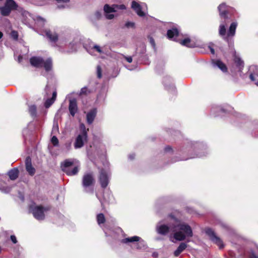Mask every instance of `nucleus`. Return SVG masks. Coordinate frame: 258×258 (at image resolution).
Masks as SVG:
<instances>
[{
  "label": "nucleus",
  "instance_id": "nucleus-1",
  "mask_svg": "<svg viewBox=\"0 0 258 258\" xmlns=\"http://www.w3.org/2000/svg\"><path fill=\"white\" fill-rule=\"evenodd\" d=\"M157 232L162 235H165L170 232L173 233V237L177 241H182L186 238L193 236L191 227L188 224L179 223L174 219V223H170L168 225L159 222L156 226Z\"/></svg>",
  "mask_w": 258,
  "mask_h": 258
},
{
  "label": "nucleus",
  "instance_id": "nucleus-2",
  "mask_svg": "<svg viewBox=\"0 0 258 258\" xmlns=\"http://www.w3.org/2000/svg\"><path fill=\"white\" fill-rule=\"evenodd\" d=\"M44 33L54 47L61 48L68 44V39L66 37L58 38L57 33L55 32L45 30Z\"/></svg>",
  "mask_w": 258,
  "mask_h": 258
},
{
  "label": "nucleus",
  "instance_id": "nucleus-3",
  "mask_svg": "<svg viewBox=\"0 0 258 258\" xmlns=\"http://www.w3.org/2000/svg\"><path fill=\"white\" fill-rule=\"evenodd\" d=\"M80 164L75 159H67L61 165V169L70 176L77 174L79 171Z\"/></svg>",
  "mask_w": 258,
  "mask_h": 258
},
{
  "label": "nucleus",
  "instance_id": "nucleus-4",
  "mask_svg": "<svg viewBox=\"0 0 258 258\" xmlns=\"http://www.w3.org/2000/svg\"><path fill=\"white\" fill-rule=\"evenodd\" d=\"M30 62L32 66L37 67H44L46 72H49L51 70L52 63V59L48 58L44 60L40 57L34 56L30 58Z\"/></svg>",
  "mask_w": 258,
  "mask_h": 258
},
{
  "label": "nucleus",
  "instance_id": "nucleus-5",
  "mask_svg": "<svg viewBox=\"0 0 258 258\" xmlns=\"http://www.w3.org/2000/svg\"><path fill=\"white\" fill-rule=\"evenodd\" d=\"M126 9V7L124 5H112L109 6L105 4L104 6L103 10L105 13V17L108 20H112L117 15H115L112 13L117 12L119 10H124Z\"/></svg>",
  "mask_w": 258,
  "mask_h": 258
},
{
  "label": "nucleus",
  "instance_id": "nucleus-6",
  "mask_svg": "<svg viewBox=\"0 0 258 258\" xmlns=\"http://www.w3.org/2000/svg\"><path fill=\"white\" fill-rule=\"evenodd\" d=\"M237 24L236 22H233L230 25L229 30L226 35V24L224 22H221L219 26V33L224 39H227L228 37H233L235 33V30Z\"/></svg>",
  "mask_w": 258,
  "mask_h": 258
},
{
  "label": "nucleus",
  "instance_id": "nucleus-7",
  "mask_svg": "<svg viewBox=\"0 0 258 258\" xmlns=\"http://www.w3.org/2000/svg\"><path fill=\"white\" fill-rule=\"evenodd\" d=\"M201 146H202V145L201 144H199L198 143L192 142L188 143L187 146H186V150L188 151V152L190 154V155H189V156L187 157H183L181 158L174 159V160L172 161V162H175L176 161H182V160H186L188 159L194 158H196V157H202L203 156V155H202V154L196 155H192V152L193 151H194L195 150L200 149V148Z\"/></svg>",
  "mask_w": 258,
  "mask_h": 258
},
{
  "label": "nucleus",
  "instance_id": "nucleus-8",
  "mask_svg": "<svg viewBox=\"0 0 258 258\" xmlns=\"http://www.w3.org/2000/svg\"><path fill=\"white\" fill-rule=\"evenodd\" d=\"M94 183V179L92 173H86L83 177L82 184L86 192L93 193L94 189L91 187Z\"/></svg>",
  "mask_w": 258,
  "mask_h": 258
},
{
  "label": "nucleus",
  "instance_id": "nucleus-9",
  "mask_svg": "<svg viewBox=\"0 0 258 258\" xmlns=\"http://www.w3.org/2000/svg\"><path fill=\"white\" fill-rule=\"evenodd\" d=\"M47 210L46 208L41 206L32 204L29 207V211L32 213L33 216L38 220H42L45 218L44 212Z\"/></svg>",
  "mask_w": 258,
  "mask_h": 258
},
{
  "label": "nucleus",
  "instance_id": "nucleus-10",
  "mask_svg": "<svg viewBox=\"0 0 258 258\" xmlns=\"http://www.w3.org/2000/svg\"><path fill=\"white\" fill-rule=\"evenodd\" d=\"M121 241L123 243L137 242L136 244V247L139 249H143L146 248L147 247L145 241L142 239L141 237L137 236L124 238L122 239Z\"/></svg>",
  "mask_w": 258,
  "mask_h": 258
},
{
  "label": "nucleus",
  "instance_id": "nucleus-11",
  "mask_svg": "<svg viewBox=\"0 0 258 258\" xmlns=\"http://www.w3.org/2000/svg\"><path fill=\"white\" fill-rule=\"evenodd\" d=\"M206 234L209 237L211 241L217 244L219 248H223L224 246L222 240L220 237L217 236L214 231L210 228H207L205 230Z\"/></svg>",
  "mask_w": 258,
  "mask_h": 258
},
{
  "label": "nucleus",
  "instance_id": "nucleus-12",
  "mask_svg": "<svg viewBox=\"0 0 258 258\" xmlns=\"http://www.w3.org/2000/svg\"><path fill=\"white\" fill-rule=\"evenodd\" d=\"M132 8L140 17H144L146 14L147 7L144 3L140 5L138 3L133 1L132 3Z\"/></svg>",
  "mask_w": 258,
  "mask_h": 258
},
{
  "label": "nucleus",
  "instance_id": "nucleus-13",
  "mask_svg": "<svg viewBox=\"0 0 258 258\" xmlns=\"http://www.w3.org/2000/svg\"><path fill=\"white\" fill-rule=\"evenodd\" d=\"M110 174L106 170L102 169L99 172V180L102 188H105L108 184Z\"/></svg>",
  "mask_w": 258,
  "mask_h": 258
},
{
  "label": "nucleus",
  "instance_id": "nucleus-14",
  "mask_svg": "<svg viewBox=\"0 0 258 258\" xmlns=\"http://www.w3.org/2000/svg\"><path fill=\"white\" fill-rule=\"evenodd\" d=\"M218 9L220 17L225 20L228 18V14L231 11L232 8L225 3H222L218 6Z\"/></svg>",
  "mask_w": 258,
  "mask_h": 258
},
{
  "label": "nucleus",
  "instance_id": "nucleus-15",
  "mask_svg": "<svg viewBox=\"0 0 258 258\" xmlns=\"http://www.w3.org/2000/svg\"><path fill=\"white\" fill-rule=\"evenodd\" d=\"M87 134L86 132L79 134L76 139L74 144L75 148L79 149L82 148L84 146V143L87 142Z\"/></svg>",
  "mask_w": 258,
  "mask_h": 258
},
{
  "label": "nucleus",
  "instance_id": "nucleus-16",
  "mask_svg": "<svg viewBox=\"0 0 258 258\" xmlns=\"http://www.w3.org/2000/svg\"><path fill=\"white\" fill-rule=\"evenodd\" d=\"M249 71L250 80L254 82L255 85L258 86V67L256 66H250Z\"/></svg>",
  "mask_w": 258,
  "mask_h": 258
},
{
  "label": "nucleus",
  "instance_id": "nucleus-17",
  "mask_svg": "<svg viewBox=\"0 0 258 258\" xmlns=\"http://www.w3.org/2000/svg\"><path fill=\"white\" fill-rule=\"evenodd\" d=\"M26 169L28 173L32 176L35 173V169L32 166L31 163V159L30 157H27L25 160Z\"/></svg>",
  "mask_w": 258,
  "mask_h": 258
},
{
  "label": "nucleus",
  "instance_id": "nucleus-18",
  "mask_svg": "<svg viewBox=\"0 0 258 258\" xmlns=\"http://www.w3.org/2000/svg\"><path fill=\"white\" fill-rule=\"evenodd\" d=\"M69 109L70 114L74 116L78 111V106L76 99H71L69 102Z\"/></svg>",
  "mask_w": 258,
  "mask_h": 258
},
{
  "label": "nucleus",
  "instance_id": "nucleus-19",
  "mask_svg": "<svg viewBox=\"0 0 258 258\" xmlns=\"http://www.w3.org/2000/svg\"><path fill=\"white\" fill-rule=\"evenodd\" d=\"M97 114V109L93 108L89 111L86 115L87 122L89 124H91Z\"/></svg>",
  "mask_w": 258,
  "mask_h": 258
},
{
  "label": "nucleus",
  "instance_id": "nucleus-20",
  "mask_svg": "<svg viewBox=\"0 0 258 258\" xmlns=\"http://www.w3.org/2000/svg\"><path fill=\"white\" fill-rule=\"evenodd\" d=\"M212 64L214 67H218L223 72L227 71V67L226 65L220 60H214L212 61Z\"/></svg>",
  "mask_w": 258,
  "mask_h": 258
},
{
  "label": "nucleus",
  "instance_id": "nucleus-21",
  "mask_svg": "<svg viewBox=\"0 0 258 258\" xmlns=\"http://www.w3.org/2000/svg\"><path fill=\"white\" fill-rule=\"evenodd\" d=\"M19 173L18 169L17 168H14L9 171L8 174L11 180H14L18 178Z\"/></svg>",
  "mask_w": 258,
  "mask_h": 258
},
{
  "label": "nucleus",
  "instance_id": "nucleus-22",
  "mask_svg": "<svg viewBox=\"0 0 258 258\" xmlns=\"http://www.w3.org/2000/svg\"><path fill=\"white\" fill-rule=\"evenodd\" d=\"M178 31L176 28H172L167 31V35L168 38L175 39L178 35Z\"/></svg>",
  "mask_w": 258,
  "mask_h": 258
},
{
  "label": "nucleus",
  "instance_id": "nucleus-23",
  "mask_svg": "<svg viewBox=\"0 0 258 258\" xmlns=\"http://www.w3.org/2000/svg\"><path fill=\"white\" fill-rule=\"evenodd\" d=\"M187 247V244L184 242L181 243L176 250L174 252V255L175 256H178Z\"/></svg>",
  "mask_w": 258,
  "mask_h": 258
},
{
  "label": "nucleus",
  "instance_id": "nucleus-24",
  "mask_svg": "<svg viewBox=\"0 0 258 258\" xmlns=\"http://www.w3.org/2000/svg\"><path fill=\"white\" fill-rule=\"evenodd\" d=\"M79 43V41L77 39L75 41L70 42L69 43V47L70 48V50L69 52H72L75 51L77 49V46Z\"/></svg>",
  "mask_w": 258,
  "mask_h": 258
},
{
  "label": "nucleus",
  "instance_id": "nucleus-25",
  "mask_svg": "<svg viewBox=\"0 0 258 258\" xmlns=\"http://www.w3.org/2000/svg\"><path fill=\"white\" fill-rule=\"evenodd\" d=\"M5 5L11 10L16 9L17 7L16 3L13 0H7Z\"/></svg>",
  "mask_w": 258,
  "mask_h": 258
},
{
  "label": "nucleus",
  "instance_id": "nucleus-26",
  "mask_svg": "<svg viewBox=\"0 0 258 258\" xmlns=\"http://www.w3.org/2000/svg\"><path fill=\"white\" fill-rule=\"evenodd\" d=\"M87 51L91 54L93 51H96L99 53H102L103 52L101 47L97 45H93L91 49L87 50Z\"/></svg>",
  "mask_w": 258,
  "mask_h": 258
},
{
  "label": "nucleus",
  "instance_id": "nucleus-27",
  "mask_svg": "<svg viewBox=\"0 0 258 258\" xmlns=\"http://www.w3.org/2000/svg\"><path fill=\"white\" fill-rule=\"evenodd\" d=\"M180 44L182 45L186 46L189 47H193L195 46L194 44L191 43V40L189 38H185L180 42Z\"/></svg>",
  "mask_w": 258,
  "mask_h": 258
},
{
  "label": "nucleus",
  "instance_id": "nucleus-28",
  "mask_svg": "<svg viewBox=\"0 0 258 258\" xmlns=\"http://www.w3.org/2000/svg\"><path fill=\"white\" fill-rule=\"evenodd\" d=\"M34 20L36 22V25L40 27L43 26L45 22V20L40 16L36 17Z\"/></svg>",
  "mask_w": 258,
  "mask_h": 258
},
{
  "label": "nucleus",
  "instance_id": "nucleus-29",
  "mask_svg": "<svg viewBox=\"0 0 258 258\" xmlns=\"http://www.w3.org/2000/svg\"><path fill=\"white\" fill-rule=\"evenodd\" d=\"M1 12L3 16H8L11 12V10L7 7L6 5L4 7L0 8Z\"/></svg>",
  "mask_w": 258,
  "mask_h": 258
},
{
  "label": "nucleus",
  "instance_id": "nucleus-30",
  "mask_svg": "<svg viewBox=\"0 0 258 258\" xmlns=\"http://www.w3.org/2000/svg\"><path fill=\"white\" fill-rule=\"evenodd\" d=\"M97 223L99 225L103 224L105 221V217L103 214H99L97 216Z\"/></svg>",
  "mask_w": 258,
  "mask_h": 258
},
{
  "label": "nucleus",
  "instance_id": "nucleus-31",
  "mask_svg": "<svg viewBox=\"0 0 258 258\" xmlns=\"http://www.w3.org/2000/svg\"><path fill=\"white\" fill-rule=\"evenodd\" d=\"M29 111L32 116H35L36 115V107L34 105L30 106Z\"/></svg>",
  "mask_w": 258,
  "mask_h": 258
},
{
  "label": "nucleus",
  "instance_id": "nucleus-32",
  "mask_svg": "<svg viewBox=\"0 0 258 258\" xmlns=\"http://www.w3.org/2000/svg\"><path fill=\"white\" fill-rule=\"evenodd\" d=\"M51 142L54 146H58L59 142L56 136H54L52 137Z\"/></svg>",
  "mask_w": 258,
  "mask_h": 258
},
{
  "label": "nucleus",
  "instance_id": "nucleus-33",
  "mask_svg": "<svg viewBox=\"0 0 258 258\" xmlns=\"http://www.w3.org/2000/svg\"><path fill=\"white\" fill-rule=\"evenodd\" d=\"M54 100L52 99H48L46 100L45 103V106L46 108H48L54 102Z\"/></svg>",
  "mask_w": 258,
  "mask_h": 258
},
{
  "label": "nucleus",
  "instance_id": "nucleus-34",
  "mask_svg": "<svg viewBox=\"0 0 258 258\" xmlns=\"http://www.w3.org/2000/svg\"><path fill=\"white\" fill-rule=\"evenodd\" d=\"M11 36L15 40L18 38V32L16 31H12L11 33Z\"/></svg>",
  "mask_w": 258,
  "mask_h": 258
},
{
  "label": "nucleus",
  "instance_id": "nucleus-35",
  "mask_svg": "<svg viewBox=\"0 0 258 258\" xmlns=\"http://www.w3.org/2000/svg\"><path fill=\"white\" fill-rule=\"evenodd\" d=\"M97 77L99 79H100L102 77V74H101V68L100 66H98L97 67Z\"/></svg>",
  "mask_w": 258,
  "mask_h": 258
},
{
  "label": "nucleus",
  "instance_id": "nucleus-36",
  "mask_svg": "<svg viewBox=\"0 0 258 258\" xmlns=\"http://www.w3.org/2000/svg\"><path fill=\"white\" fill-rule=\"evenodd\" d=\"M171 79L169 77H166L164 78L163 83L164 84V85L165 87L167 88V83L168 82L171 83Z\"/></svg>",
  "mask_w": 258,
  "mask_h": 258
},
{
  "label": "nucleus",
  "instance_id": "nucleus-37",
  "mask_svg": "<svg viewBox=\"0 0 258 258\" xmlns=\"http://www.w3.org/2000/svg\"><path fill=\"white\" fill-rule=\"evenodd\" d=\"M235 62L239 66H242L243 62L240 58L235 57Z\"/></svg>",
  "mask_w": 258,
  "mask_h": 258
},
{
  "label": "nucleus",
  "instance_id": "nucleus-38",
  "mask_svg": "<svg viewBox=\"0 0 258 258\" xmlns=\"http://www.w3.org/2000/svg\"><path fill=\"white\" fill-rule=\"evenodd\" d=\"M80 128L82 130L81 133H84V132H86L87 133V132L88 131V129H86L85 125L83 123L81 124L80 125Z\"/></svg>",
  "mask_w": 258,
  "mask_h": 258
},
{
  "label": "nucleus",
  "instance_id": "nucleus-39",
  "mask_svg": "<svg viewBox=\"0 0 258 258\" xmlns=\"http://www.w3.org/2000/svg\"><path fill=\"white\" fill-rule=\"evenodd\" d=\"M125 26L127 28L130 27H134L135 26V23L132 22H127L125 23Z\"/></svg>",
  "mask_w": 258,
  "mask_h": 258
},
{
  "label": "nucleus",
  "instance_id": "nucleus-40",
  "mask_svg": "<svg viewBox=\"0 0 258 258\" xmlns=\"http://www.w3.org/2000/svg\"><path fill=\"white\" fill-rule=\"evenodd\" d=\"M150 43L151 44V45L155 48V42L154 41V40L153 38L150 37L149 38Z\"/></svg>",
  "mask_w": 258,
  "mask_h": 258
},
{
  "label": "nucleus",
  "instance_id": "nucleus-41",
  "mask_svg": "<svg viewBox=\"0 0 258 258\" xmlns=\"http://www.w3.org/2000/svg\"><path fill=\"white\" fill-rule=\"evenodd\" d=\"M11 240L14 243H16L17 242L16 237L15 235L11 236Z\"/></svg>",
  "mask_w": 258,
  "mask_h": 258
},
{
  "label": "nucleus",
  "instance_id": "nucleus-42",
  "mask_svg": "<svg viewBox=\"0 0 258 258\" xmlns=\"http://www.w3.org/2000/svg\"><path fill=\"white\" fill-rule=\"evenodd\" d=\"M58 130V126L57 123L55 125L54 124L53 127L52 128V132H57Z\"/></svg>",
  "mask_w": 258,
  "mask_h": 258
},
{
  "label": "nucleus",
  "instance_id": "nucleus-43",
  "mask_svg": "<svg viewBox=\"0 0 258 258\" xmlns=\"http://www.w3.org/2000/svg\"><path fill=\"white\" fill-rule=\"evenodd\" d=\"M123 57L125 58V59L126 60V61L127 62H128L129 63H131V62H132L133 59H132V57L131 56H123Z\"/></svg>",
  "mask_w": 258,
  "mask_h": 258
},
{
  "label": "nucleus",
  "instance_id": "nucleus-44",
  "mask_svg": "<svg viewBox=\"0 0 258 258\" xmlns=\"http://www.w3.org/2000/svg\"><path fill=\"white\" fill-rule=\"evenodd\" d=\"M170 88L171 91L174 92L175 91V87L173 84L171 83L170 84Z\"/></svg>",
  "mask_w": 258,
  "mask_h": 258
},
{
  "label": "nucleus",
  "instance_id": "nucleus-45",
  "mask_svg": "<svg viewBox=\"0 0 258 258\" xmlns=\"http://www.w3.org/2000/svg\"><path fill=\"white\" fill-rule=\"evenodd\" d=\"M56 97V91H54L52 93V96L51 99H53L54 101L55 100Z\"/></svg>",
  "mask_w": 258,
  "mask_h": 258
},
{
  "label": "nucleus",
  "instance_id": "nucleus-46",
  "mask_svg": "<svg viewBox=\"0 0 258 258\" xmlns=\"http://www.w3.org/2000/svg\"><path fill=\"white\" fill-rule=\"evenodd\" d=\"M209 48L210 49L211 53L214 54L215 53V51H214V48L212 47H211V46H209Z\"/></svg>",
  "mask_w": 258,
  "mask_h": 258
},
{
  "label": "nucleus",
  "instance_id": "nucleus-47",
  "mask_svg": "<svg viewBox=\"0 0 258 258\" xmlns=\"http://www.w3.org/2000/svg\"><path fill=\"white\" fill-rule=\"evenodd\" d=\"M171 148L170 147V146H167L165 148V151L166 152H169L170 151V150H171Z\"/></svg>",
  "mask_w": 258,
  "mask_h": 258
},
{
  "label": "nucleus",
  "instance_id": "nucleus-48",
  "mask_svg": "<svg viewBox=\"0 0 258 258\" xmlns=\"http://www.w3.org/2000/svg\"><path fill=\"white\" fill-rule=\"evenodd\" d=\"M95 15H96V17L97 18H99L101 16V13L99 12H96L95 13Z\"/></svg>",
  "mask_w": 258,
  "mask_h": 258
},
{
  "label": "nucleus",
  "instance_id": "nucleus-49",
  "mask_svg": "<svg viewBox=\"0 0 258 258\" xmlns=\"http://www.w3.org/2000/svg\"><path fill=\"white\" fill-rule=\"evenodd\" d=\"M57 8L59 9H63L64 8V6L63 5H57Z\"/></svg>",
  "mask_w": 258,
  "mask_h": 258
},
{
  "label": "nucleus",
  "instance_id": "nucleus-50",
  "mask_svg": "<svg viewBox=\"0 0 258 258\" xmlns=\"http://www.w3.org/2000/svg\"><path fill=\"white\" fill-rule=\"evenodd\" d=\"M128 158L131 159V160H133L135 158V155L134 154H131L128 156Z\"/></svg>",
  "mask_w": 258,
  "mask_h": 258
},
{
  "label": "nucleus",
  "instance_id": "nucleus-51",
  "mask_svg": "<svg viewBox=\"0 0 258 258\" xmlns=\"http://www.w3.org/2000/svg\"><path fill=\"white\" fill-rule=\"evenodd\" d=\"M96 197L97 198L99 199V200L100 201V203H101V206L103 207V202L98 197V195L96 194Z\"/></svg>",
  "mask_w": 258,
  "mask_h": 258
},
{
  "label": "nucleus",
  "instance_id": "nucleus-52",
  "mask_svg": "<svg viewBox=\"0 0 258 258\" xmlns=\"http://www.w3.org/2000/svg\"><path fill=\"white\" fill-rule=\"evenodd\" d=\"M85 90H86L85 88H82L81 89V94L85 93Z\"/></svg>",
  "mask_w": 258,
  "mask_h": 258
},
{
  "label": "nucleus",
  "instance_id": "nucleus-53",
  "mask_svg": "<svg viewBox=\"0 0 258 258\" xmlns=\"http://www.w3.org/2000/svg\"><path fill=\"white\" fill-rule=\"evenodd\" d=\"M230 255L231 256V258H234L235 257V255H233V252L232 251H230Z\"/></svg>",
  "mask_w": 258,
  "mask_h": 258
},
{
  "label": "nucleus",
  "instance_id": "nucleus-54",
  "mask_svg": "<svg viewBox=\"0 0 258 258\" xmlns=\"http://www.w3.org/2000/svg\"><path fill=\"white\" fill-rule=\"evenodd\" d=\"M22 59V57L21 56H19L18 57V61L19 62H21V59Z\"/></svg>",
  "mask_w": 258,
  "mask_h": 258
},
{
  "label": "nucleus",
  "instance_id": "nucleus-55",
  "mask_svg": "<svg viewBox=\"0 0 258 258\" xmlns=\"http://www.w3.org/2000/svg\"><path fill=\"white\" fill-rule=\"evenodd\" d=\"M48 86L47 85V86H46V88H45V91L46 92V93H47V94L48 93V92H47V90H48Z\"/></svg>",
  "mask_w": 258,
  "mask_h": 258
},
{
  "label": "nucleus",
  "instance_id": "nucleus-56",
  "mask_svg": "<svg viewBox=\"0 0 258 258\" xmlns=\"http://www.w3.org/2000/svg\"><path fill=\"white\" fill-rule=\"evenodd\" d=\"M152 255L154 257H157L158 254L157 253H153Z\"/></svg>",
  "mask_w": 258,
  "mask_h": 258
},
{
  "label": "nucleus",
  "instance_id": "nucleus-57",
  "mask_svg": "<svg viewBox=\"0 0 258 258\" xmlns=\"http://www.w3.org/2000/svg\"><path fill=\"white\" fill-rule=\"evenodd\" d=\"M3 36V34L2 32L0 31V39H1Z\"/></svg>",
  "mask_w": 258,
  "mask_h": 258
},
{
  "label": "nucleus",
  "instance_id": "nucleus-58",
  "mask_svg": "<svg viewBox=\"0 0 258 258\" xmlns=\"http://www.w3.org/2000/svg\"><path fill=\"white\" fill-rule=\"evenodd\" d=\"M68 146L70 147L71 146V143H70Z\"/></svg>",
  "mask_w": 258,
  "mask_h": 258
},
{
  "label": "nucleus",
  "instance_id": "nucleus-59",
  "mask_svg": "<svg viewBox=\"0 0 258 258\" xmlns=\"http://www.w3.org/2000/svg\"><path fill=\"white\" fill-rule=\"evenodd\" d=\"M256 250H257V252H258V248H257V249H256Z\"/></svg>",
  "mask_w": 258,
  "mask_h": 258
}]
</instances>
